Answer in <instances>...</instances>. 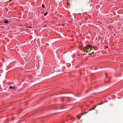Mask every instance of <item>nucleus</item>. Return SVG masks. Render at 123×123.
Wrapping results in <instances>:
<instances>
[{"mask_svg": "<svg viewBox=\"0 0 123 123\" xmlns=\"http://www.w3.org/2000/svg\"><path fill=\"white\" fill-rule=\"evenodd\" d=\"M91 49L92 50V48L91 45H89L86 46V47L82 48L81 50L84 53V54L86 55Z\"/></svg>", "mask_w": 123, "mask_h": 123, "instance_id": "obj_1", "label": "nucleus"}, {"mask_svg": "<svg viewBox=\"0 0 123 123\" xmlns=\"http://www.w3.org/2000/svg\"><path fill=\"white\" fill-rule=\"evenodd\" d=\"M95 46H94L93 48H92V49H93L94 50L95 49L94 47ZM93 53V49L92 50V49H91L89 51V52L88 53L89 54H92Z\"/></svg>", "mask_w": 123, "mask_h": 123, "instance_id": "obj_2", "label": "nucleus"}, {"mask_svg": "<svg viewBox=\"0 0 123 123\" xmlns=\"http://www.w3.org/2000/svg\"><path fill=\"white\" fill-rule=\"evenodd\" d=\"M15 87H12L11 86H10L9 87V89H15Z\"/></svg>", "mask_w": 123, "mask_h": 123, "instance_id": "obj_3", "label": "nucleus"}, {"mask_svg": "<svg viewBox=\"0 0 123 123\" xmlns=\"http://www.w3.org/2000/svg\"><path fill=\"white\" fill-rule=\"evenodd\" d=\"M4 23L5 24H7L8 23V21L7 20H6L4 21Z\"/></svg>", "mask_w": 123, "mask_h": 123, "instance_id": "obj_4", "label": "nucleus"}, {"mask_svg": "<svg viewBox=\"0 0 123 123\" xmlns=\"http://www.w3.org/2000/svg\"><path fill=\"white\" fill-rule=\"evenodd\" d=\"M42 7L43 8H44L45 7V6L43 4L42 5Z\"/></svg>", "mask_w": 123, "mask_h": 123, "instance_id": "obj_5", "label": "nucleus"}, {"mask_svg": "<svg viewBox=\"0 0 123 123\" xmlns=\"http://www.w3.org/2000/svg\"><path fill=\"white\" fill-rule=\"evenodd\" d=\"M109 28L110 29V30H112V29H111V26H109L108 27V29Z\"/></svg>", "mask_w": 123, "mask_h": 123, "instance_id": "obj_6", "label": "nucleus"}, {"mask_svg": "<svg viewBox=\"0 0 123 123\" xmlns=\"http://www.w3.org/2000/svg\"><path fill=\"white\" fill-rule=\"evenodd\" d=\"M47 14L48 13L47 12H46L44 14V16H46L47 15Z\"/></svg>", "mask_w": 123, "mask_h": 123, "instance_id": "obj_7", "label": "nucleus"}, {"mask_svg": "<svg viewBox=\"0 0 123 123\" xmlns=\"http://www.w3.org/2000/svg\"><path fill=\"white\" fill-rule=\"evenodd\" d=\"M81 117V116H80V117L79 116H78V117H78V119H80V118Z\"/></svg>", "mask_w": 123, "mask_h": 123, "instance_id": "obj_8", "label": "nucleus"}, {"mask_svg": "<svg viewBox=\"0 0 123 123\" xmlns=\"http://www.w3.org/2000/svg\"><path fill=\"white\" fill-rule=\"evenodd\" d=\"M95 109V108H93L92 109H91L90 110V111H91V110H94Z\"/></svg>", "mask_w": 123, "mask_h": 123, "instance_id": "obj_9", "label": "nucleus"}, {"mask_svg": "<svg viewBox=\"0 0 123 123\" xmlns=\"http://www.w3.org/2000/svg\"><path fill=\"white\" fill-rule=\"evenodd\" d=\"M51 109H57V108H53V107H52L51 108Z\"/></svg>", "mask_w": 123, "mask_h": 123, "instance_id": "obj_10", "label": "nucleus"}, {"mask_svg": "<svg viewBox=\"0 0 123 123\" xmlns=\"http://www.w3.org/2000/svg\"><path fill=\"white\" fill-rule=\"evenodd\" d=\"M102 103H100V104H98L97 105H101L102 104Z\"/></svg>", "mask_w": 123, "mask_h": 123, "instance_id": "obj_11", "label": "nucleus"}, {"mask_svg": "<svg viewBox=\"0 0 123 123\" xmlns=\"http://www.w3.org/2000/svg\"><path fill=\"white\" fill-rule=\"evenodd\" d=\"M46 25H45L44 26V27H45L46 26Z\"/></svg>", "mask_w": 123, "mask_h": 123, "instance_id": "obj_12", "label": "nucleus"}, {"mask_svg": "<svg viewBox=\"0 0 123 123\" xmlns=\"http://www.w3.org/2000/svg\"><path fill=\"white\" fill-rule=\"evenodd\" d=\"M112 13L111 12V13H110V15H111V14H112Z\"/></svg>", "mask_w": 123, "mask_h": 123, "instance_id": "obj_13", "label": "nucleus"}, {"mask_svg": "<svg viewBox=\"0 0 123 123\" xmlns=\"http://www.w3.org/2000/svg\"><path fill=\"white\" fill-rule=\"evenodd\" d=\"M106 47L107 48H108V46H106Z\"/></svg>", "mask_w": 123, "mask_h": 123, "instance_id": "obj_14", "label": "nucleus"}, {"mask_svg": "<svg viewBox=\"0 0 123 123\" xmlns=\"http://www.w3.org/2000/svg\"><path fill=\"white\" fill-rule=\"evenodd\" d=\"M106 75H107V74H106ZM107 75H106V77H107Z\"/></svg>", "mask_w": 123, "mask_h": 123, "instance_id": "obj_15", "label": "nucleus"}, {"mask_svg": "<svg viewBox=\"0 0 123 123\" xmlns=\"http://www.w3.org/2000/svg\"><path fill=\"white\" fill-rule=\"evenodd\" d=\"M95 107H96V105H95Z\"/></svg>", "mask_w": 123, "mask_h": 123, "instance_id": "obj_16", "label": "nucleus"}, {"mask_svg": "<svg viewBox=\"0 0 123 123\" xmlns=\"http://www.w3.org/2000/svg\"><path fill=\"white\" fill-rule=\"evenodd\" d=\"M109 78H110V79H111V77H110Z\"/></svg>", "mask_w": 123, "mask_h": 123, "instance_id": "obj_17", "label": "nucleus"}]
</instances>
